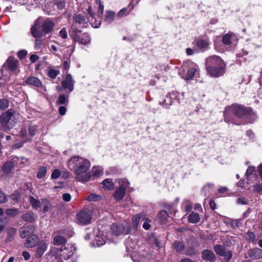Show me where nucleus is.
<instances>
[{
    "mask_svg": "<svg viewBox=\"0 0 262 262\" xmlns=\"http://www.w3.org/2000/svg\"><path fill=\"white\" fill-rule=\"evenodd\" d=\"M116 16V13L112 11H106L104 18V21L108 24L113 22Z\"/></svg>",
    "mask_w": 262,
    "mask_h": 262,
    "instance_id": "nucleus-29",
    "label": "nucleus"
},
{
    "mask_svg": "<svg viewBox=\"0 0 262 262\" xmlns=\"http://www.w3.org/2000/svg\"><path fill=\"white\" fill-rule=\"evenodd\" d=\"M253 189L257 193H262V184H256L253 186Z\"/></svg>",
    "mask_w": 262,
    "mask_h": 262,
    "instance_id": "nucleus-55",
    "label": "nucleus"
},
{
    "mask_svg": "<svg viewBox=\"0 0 262 262\" xmlns=\"http://www.w3.org/2000/svg\"><path fill=\"white\" fill-rule=\"evenodd\" d=\"M23 221L28 223H33L38 219V215L32 211H28L22 215Z\"/></svg>",
    "mask_w": 262,
    "mask_h": 262,
    "instance_id": "nucleus-18",
    "label": "nucleus"
},
{
    "mask_svg": "<svg viewBox=\"0 0 262 262\" xmlns=\"http://www.w3.org/2000/svg\"><path fill=\"white\" fill-rule=\"evenodd\" d=\"M14 163L12 161L6 162L2 167V171L5 174H8L12 172L14 167Z\"/></svg>",
    "mask_w": 262,
    "mask_h": 262,
    "instance_id": "nucleus-26",
    "label": "nucleus"
},
{
    "mask_svg": "<svg viewBox=\"0 0 262 262\" xmlns=\"http://www.w3.org/2000/svg\"><path fill=\"white\" fill-rule=\"evenodd\" d=\"M246 176L248 180L252 181V179H255L256 177V171L255 168L253 166H249L246 171Z\"/></svg>",
    "mask_w": 262,
    "mask_h": 262,
    "instance_id": "nucleus-28",
    "label": "nucleus"
},
{
    "mask_svg": "<svg viewBox=\"0 0 262 262\" xmlns=\"http://www.w3.org/2000/svg\"><path fill=\"white\" fill-rule=\"evenodd\" d=\"M75 81L72 78L71 74H67L65 79L62 82V86L64 90H67L69 93L72 92L74 90Z\"/></svg>",
    "mask_w": 262,
    "mask_h": 262,
    "instance_id": "nucleus-14",
    "label": "nucleus"
},
{
    "mask_svg": "<svg viewBox=\"0 0 262 262\" xmlns=\"http://www.w3.org/2000/svg\"><path fill=\"white\" fill-rule=\"evenodd\" d=\"M143 221H144V223L143 224L142 227L145 230H149L150 228V223L151 222V220L144 216L143 217Z\"/></svg>",
    "mask_w": 262,
    "mask_h": 262,
    "instance_id": "nucleus-46",
    "label": "nucleus"
},
{
    "mask_svg": "<svg viewBox=\"0 0 262 262\" xmlns=\"http://www.w3.org/2000/svg\"><path fill=\"white\" fill-rule=\"evenodd\" d=\"M29 134L31 137L33 136L37 131V128L35 125H31L29 127Z\"/></svg>",
    "mask_w": 262,
    "mask_h": 262,
    "instance_id": "nucleus-50",
    "label": "nucleus"
},
{
    "mask_svg": "<svg viewBox=\"0 0 262 262\" xmlns=\"http://www.w3.org/2000/svg\"><path fill=\"white\" fill-rule=\"evenodd\" d=\"M144 213H140L136 214L133 218L132 225L135 229H137L138 225L141 221L143 220L144 216Z\"/></svg>",
    "mask_w": 262,
    "mask_h": 262,
    "instance_id": "nucleus-27",
    "label": "nucleus"
},
{
    "mask_svg": "<svg viewBox=\"0 0 262 262\" xmlns=\"http://www.w3.org/2000/svg\"><path fill=\"white\" fill-rule=\"evenodd\" d=\"M59 73L60 72L59 70L50 69L48 72V75L51 78L55 79Z\"/></svg>",
    "mask_w": 262,
    "mask_h": 262,
    "instance_id": "nucleus-47",
    "label": "nucleus"
},
{
    "mask_svg": "<svg viewBox=\"0 0 262 262\" xmlns=\"http://www.w3.org/2000/svg\"><path fill=\"white\" fill-rule=\"evenodd\" d=\"M236 203L238 204L246 205L248 204V202L245 198L242 197L236 200Z\"/></svg>",
    "mask_w": 262,
    "mask_h": 262,
    "instance_id": "nucleus-59",
    "label": "nucleus"
},
{
    "mask_svg": "<svg viewBox=\"0 0 262 262\" xmlns=\"http://www.w3.org/2000/svg\"><path fill=\"white\" fill-rule=\"evenodd\" d=\"M67 167L75 174L79 182H86L90 180L91 176L88 170L91 166L89 160L80 156H72L67 162Z\"/></svg>",
    "mask_w": 262,
    "mask_h": 262,
    "instance_id": "nucleus-1",
    "label": "nucleus"
},
{
    "mask_svg": "<svg viewBox=\"0 0 262 262\" xmlns=\"http://www.w3.org/2000/svg\"><path fill=\"white\" fill-rule=\"evenodd\" d=\"M59 35L63 39H66L67 38L68 34L67 29L65 27L62 28V29L59 31Z\"/></svg>",
    "mask_w": 262,
    "mask_h": 262,
    "instance_id": "nucleus-53",
    "label": "nucleus"
},
{
    "mask_svg": "<svg viewBox=\"0 0 262 262\" xmlns=\"http://www.w3.org/2000/svg\"><path fill=\"white\" fill-rule=\"evenodd\" d=\"M16 232V229L14 228H10L8 230V234L9 236L14 235Z\"/></svg>",
    "mask_w": 262,
    "mask_h": 262,
    "instance_id": "nucleus-61",
    "label": "nucleus"
},
{
    "mask_svg": "<svg viewBox=\"0 0 262 262\" xmlns=\"http://www.w3.org/2000/svg\"><path fill=\"white\" fill-rule=\"evenodd\" d=\"M10 198L13 201L15 202H17L21 198V196L19 192H15L10 195Z\"/></svg>",
    "mask_w": 262,
    "mask_h": 262,
    "instance_id": "nucleus-52",
    "label": "nucleus"
},
{
    "mask_svg": "<svg viewBox=\"0 0 262 262\" xmlns=\"http://www.w3.org/2000/svg\"><path fill=\"white\" fill-rule=\"evenodd\" d=\"M54 26V24L53 21L48 19L46 20L42 24V31L46 33H48L52 30Z\"/></svg>",
    "mask_w": 262,
    "mask_h": 262,
    "instance_id": "nucleus-25",
    "label": "nucleus"
},
{
    "mask_svg": "<svg viewBox=\"0 0 262 262\" xmlns=\"http://www.w3.org/2000/svg\"><path fill=\"white\" fill-rule=\"evenodd\" d=\"M173 248L177 252H181L184 250V245L182 242L176 241L173 244Z\"/></svg>",
    "mask_w": 262,
    "mask_h": 262,
    "instance_id": "nucleus-39",
    "label": "nucleus"
},
{
    "mask_svg": "<svg viewBox=\"0 0 262 262\" xmlns=\"http://www.w3.org/2000/svg\"><path fill=\"white\" fill-rule=\"evenodd\" d=\"M126 250L130 252L132 250L136 249V243L132 239L128 238L125 243Z\"/></svg>",
    "mask_w": 262,
    "mask_h": 262,
    "instance_id": "nucleus-35",
    "label": "nucleus"
},
{
    "mask_svg": "<svg viewBox=\"0 0 262 262\" xmlns=\"http://www.w3.org/2000/svg\"><path fill=\"white\" fill-rule=\"evenodd\" d=\"M200 220V215L195 212L191 213L188 217V221L190 223L196 224Z\"/></svg>",
    "mask_w": 262,
    "mask_h": 262,
    "instance_id": "nucleus-34",
    "label": "nucleus"
},
{
    "mask_svg": "<svg viewBox=\"0 0 262 262\" xmlns=\"http://www.w3.org/2000/svg\"><path fill=\"white\" fill-rule=\"evenodd\" d=\"M29 201L33 208H34L38 211H42L43 212L48 211L52 207L50 201L46 199H42L41 201H39L32 196H30Z\"/></svg>",
    "mask_w": 262,
    "mask_h": 262,
    "instance_id": "nucleus-8",
    "label": "nucleus"
},
{
    "mask_svg": "<svg viewBox=\"0 0 262 262\" xmlns=\"http://www.w3.org/2000/svg\"><path fill=\"white\" fill-rule=\"evenodd\" d=\"M27 51L26 50H21L19 51L17 53V56L19 59H23L25 57H26L27 55Z\"/></svg>",
    "mask_w": 262,
    "mask_h": 262,
    "instance_id": "nucleus-60",
    "label": "nucleus"
},
{
    "mask_svg": "<svg viewBox=\"0 0 262 262\" xmlns=\"http://www.w3.org/2000/svg\"><path fill=\"white\" fill-rule=\"evenodd\" d=\"M248 254L253 259L262 258V250L259 248H255L249 250Z\"/></svg>",
    "mask_w": 262,
    "mask_h": 262,
    "instance_id": "nucleus-22",
    "label": "nucleus"
},
{
    "mask_svg": "<svg viewBox=\"0 0 262 262\" xmlns=\"http://www.w3.org/2000/svg\"><path fill=\"white\" fill-rule=\"evenodd\" d=\"M129 7V6L128 7ZM132 8L128 9V8H124L120 10L117 13V17L119 18H121L124 16L128 15L131 11Z\"/></svg>",
    "mask_w": 262,
    "mask_h": 262,
    "instance_id": "nucleus-41",
    "label": "nucleus"
},
{
    "mask_svg": "<svg viewBox=\"0 0 262 262\" xmlns=\"http://www.w3.org/2000/svg\"><path fill=\"white\" fill-rule=\"evenodd\" d=\"M234 34L232 33H228L223 36L222 41L226 45H229L232 43Z\"/></svg>",
    "mask_w": 262,
    "mask_h": 262,
    "instance_id": "nucleus-31",
    "label": "nucleus"
},
{
    "mask_svg": "<svg viewBox=\"0 0 262 262\" xmlns=\"http://www.w3.org/2000/svg\"><path fill=\"white\" fill-rule=\"evenodd\" d=\"M111 229L112 233L117 236L121 234H127L130 231V228L129 226H124L120 224H113Z\"/></svg>",
    "mask_w": 262,
    "mask_h": 262,
    "instance_id": "nucleus-11",
    "label": "nucleus"
},
{
    "mask_svg": "<svg viewBox=\"0 0 262 262\" xmlns=\"http://www.w3.org/2000/svg\"><path fill=\"white\" fill-rule=\"evenodd\" d=\"M0 123L5 130L10 129L15 125V112L10 109L3 113L0 117Z\"/></svg>",
    "mask_w": 262,
    "mask_h": 262,
    "instance_id": "nucleus-5",
    "label": "nucleus"
},
{
    "mask_svg": "<svg viewBox=\"0 0 262 262\" xmlns=\"http://www.w3.org/2000/svg\"><path fill=\"white\" fill-rule=\"evenodd\" d=\"M38 242V236L36 235L33 234L27 238L25 243V246L27 248H32L35 246Z\"/></svg>",
    "mask_w": 262,
    "mask_h": 262,
    "instance_id": "nucleus-21",
    "label": "nucleus"
},
{
    "mask_svg": "<svg viewBox=\"0 0 262 262\" xmlns=\"http://www.w3.org/2000/svg\"><path fill=\"white\" fill-rule=\"evenodd\" d=\"M182 97V95L178 92H172L167 94L164 100L160 102V104L165 108H169L171 105L176 102L179 104Z\"/></svg>",
    "mask_w": 262,
    "mask_h": 262,
    "instance_id": "nucleus-10",
    "label": "nucleus"
},
{
    "mask_svg": "<svg viewBox=\"0 0 262 262\" xmlns=\"http://www.w3.org/2000/svg\"><path fill=\"white\" fill-rule=\"evenodd\" d=\"M247 238L251 242H253L255 239V234L252 232H248L247 234Z\"/></svg>",
    "mask_w": 262,
    "mask_h": 262,
    "instance_id": "nucleus-58",
    "label": "nucleus"
},
{
    "mask_svg": "<svg viewBox=\"0 0 262 262\" xmlns=\"http://www.w3.org/2000/svg\"><path fill=\"white\" fill-rule=\"evenodd\" d=\"M101 199V196L94 193H91L87 198L89 201H97Z\"/></svg>",
    "mask_w": 262,
    "mask_h": 262,
    "instance_id": "nucleus-49",
    "label": "nucleus"
},
{
    "mask_svg": "<svg viewBox=\"0 0 262 262\" xmlns=\"http://www.w3.org/2000/svg\"><path fill=\"white\" fill-rule=\"evenodd\" d=\"M41 20L40 18L36 19L34 25L31 28V32L32 36L35 38L40 37L42 36V32L40 30Z\"/></svg>",
    "mask_w": 262,
    "mask_h": 262,
    "instance_id": "nucleus-16",
    "label": "nucleus"
},
{
    "mask_svg": "<svg viewBox=\"0 0 262 262\" xmlns=\"http://www.w3.org/2000/svg\"><path fill=\"white\" fill-rule=\"evenodd\" d=\"M197 70L196 64L190 61H187L182 64L179 73L182 78L190 80L194 77Z\"/></svg>",
    "mask_w": 262,
    "mask_h": 262,
    "instance_id": "nucleus-4",
    "label": "nucleus"
},
{
    "mask_svg": "<svg viewBox=\"0 0 262 262\" xmlns=\"http://www.w3.org/2000/svg\"><path fill=\"white\" fill-rule=\"evenodd\" d=\"M74 22L78 24H84L86 23L84 16L81 14H77L73 18Z\"/></svg>",
    "mask_w": 262,
    "mask_h": 262,
    "instance_id": "nucleus-37",
    "label": "nucleus"
},
{
    "mask_svg": "<svg viewBox=\"0 0 262 262\" xmlns=\"http://www.w3.org/2000/svg\"><path fill=\"white\" fill-rule=\"evenodd\" d=\"M88 14L90 15V17H92V19L91 20H89V17L88 18V19L89 21H91L92 22V25L94 28H99L100 26V21H98V22H96L95 23H93V20L95 19V18L94 17V13L93 12L92 9L91 7H89L88 9Z\"/></svg>",
    "mask_w": 262,
    "mask_h": 262,
    "instance_id": "nucleus-32",
    "label": "nucleus"
},
{
    "mask_svg": "<svg viewBox=\"0 0 262 262\" xmlns=\"http://www.w3.org/2000/svg\"><path fill=\"white\" fill-rule=\"evenodd\" d=\"M7 201V195L0 189V203H6Z\"/></svg>",
    "mask_w": 262,
    "mask_h": 262,
    "instance_id": "nucleus-51",
    "label": "nucleus"
},
{
    "mask_svg": "<svg viewBox=\"0 0 262 262\" xmlns=\"http://www.w3.org/2000/svg\"><path fill=\"white\" fill-rule=\"evenodd\" d=\"M76 248L74 245L67 244V246H62L58 249L56 248L52 250V253H57L64 259L67 260L71 258L76 253Z\"/></svg>",
    "mask_w": 262,
    "mask_h": 262,
    "instance_id": "nucleus-7",
    "label": "nucleus"
},
{
    "mask_svg": "<svg viewBox=\"0 0 262 262\" xmlns=\"http://www.w3.org/2000/svg\"><path fill=\"white\" fill-rule=\"evenodd\" d=\"M196 45L200 49H205L208 47L209 43L206 40L199 39L197 41Z\"/></svg>",
    "mask_w": 262,
    "mask_h": 262,
    "instance_id": "nucleus-45",
    "label": "nucleus"
},
{
    "mask_svg": "<svg viewBox=\"0 0 262 262\" xmlns=\"http://www.w3.org/2000/svg\"><path fill=\"white\" fill-rule=\"evenodd\" d=\"M71 195L69 193H64L62 195V199L65 202H69V201H70V200H71Z\"/></svg>",
    "mask_w": 262,
    "mask_h": 262,
    "instance_id": "nucleus-63",
    "label": "nucleus"
},
{
    "mask_svg": "<svg viewBox=\"0 0 262 262\" xmlns=\"http://www.w3.org/2000/svg\"><path fill=\"white\" fill-rule=\"evenodd\" d=\"M168 213L165 210H161L158 214V219L162 223H164L166 222L168 218Z\"/></svg>",
    "mask_w": 262,
    "mask_h": 262,
    "instance_id": "nucleus-40",
    "label": "nucleus"
},
{
    "mask_svg": "<svg viewBox=\"0 0 262 262\" xmlns=\"http://www.w3.org/2000/svg\"><path fill=\"white\" fill-rule=\"evenodd\" d=\"M69 95L66 96L65 95L62 94L59 96L58 99L56 102L57 104H64L67 105L68 103Z\"/></svg>",
    "mask_w": 262,
    "mask_h": 262,
    "instance_id": "nucleus-38",
    "label": "nucleus"
},
{
    "mask_svg": "<svg viewBox=\"0 0 262 262\" xmlns=\"http://www.w3.org/2000/svg\"><path fill=\"white\" fill-rule=\"evenodd\" d=\"M102 184L103 187L108 190L113 189L114 187V183L111 179H106L103 181Z\"/></svg>",
    "mask_w": 262,
    "mask_h": 262,
    "instance_id": "nucleus-36",
    "label": "nucleus"
},
{
    "mask_svg": "<svg viewBox=\"0 0 262 262\" xmlns=\"http://www.w3.org/2000/svg\"><path fill=\"white\" fill-rule=\"evenodd\" d=\"M91 220V215L87 210H82L77 214V221L79 224L88 225L90 224Z\"/></svg>",
    "mask_w": 262,
    "mask_h": 262,
    "instance_id": "nucleus-12",
    "label": "nucleus"
},
{
    "mask_svg": "<svg viewBox=\"0 0 262 262\" xmlns=\"http://www.w3.org/2000/svg\"><path fill=\"white\" fill-rule=\"evenodd\" d=\"M228 110L231 111L236 116L239 118L250 119L252 117H255V115L249 109H247L240 105H233L226 108L224 112L225 120L228 123L229 122V120L228 119Z\"/></svg>",
    "mask_w": 262,
    "mask_h": 262,
    "instance_id": "nucleus-3",
    "label": "nucleus"
},
{
    "mask_svg": "<svg viewBox=\"0 0 262 262\" xmlns=\"http://www.w3.org/2000/svg\"><path fill=\"white\" fill-rule=\"evenodd\" d=\"M226 64L222 59L215 55L206 59L207 73L211 77H217L223 75L225 72Z\"/></svg>",
    "mask_w": 262,
    "mask_h": 262,
    "instance_id": "nucleus-2",
    "label": "nucleus"
},
{
    "mask_svg": "<svg viewBox=\"0 0 262 262\" xmlns=\"http://www.w3.org/2000/svg\"><path fill=\"white\" fill-rule=\"evenodd\" d=\"M10 79V73L5 65L0 70V86L5 85Z\"/></svg>",
    "mask_w": 262,
    "mask_h": 262,
    "instance_id": "nucleus-15",
    "label": "nucleus"
},
{
    "mask_svg": "<svg viewBox=\"0 0 262 262\" xmlns=\"http://www.w3.org/2000/svg\"><path fill=\"white\" fill-rule=\"evenodd\" d=\"M70 36L75 40L83 45H87L90 43L91 38L86 33L81 34V31L77 29L74 25L71 27L69 31Z\"/></svg>",
    "mask_w": 262,
    "mask_h": 262,
    "instance_id": "nucleus-6",
    "label": "nucleus"
},
{
    "mask_svg": "<svg viewBox=\"0 0 262 262\" xmlns=\"http://www.w3.org/2000/svg\"><path fill=\"white\" fill-rule=\"evenodd\" d=\"M92 175L95 177H99L103 174V169L101 166H95L92 169Z\"/></svg>",
    "mask_w": 262,
    "mask_h": 262,
    "instance_id": "nucleus-33",
    "label": "nucleus"
},
{
    "mask_svg": "<svg viewBox=\"0 0 262 262\" xmlns=\"http://www.w3.org/2000/svg\"><path fill=\"white\" fill-rule=\"evenodd\" d=\"M25 82L26 84L33 86L38 88H43L42 83L41 81L36 77L30 76L27 78L25 80Z\"/></svg>",
    "mask_w": 262,
    "mask_h": 262,
    "instance_id": "nucleus-17",
    "label": "nucleus"
},
{
    "mask_svg": "<svg viewBox=\"0 0 262 262\" xmlns=\"http://www.w3.org/2000/svg\"><path fill=\"white\" fill-rule=\"evenodd\" d=\"M47 172V169L45 167H40L39 169V171L37 174V177L38 179L43 178Z\"/></svg>",
    "mask_w": 262,
    "mask_h": 262,
    "instance_id": "nucleus-48",
    "label": "nucleus"
},
{
    "mask_svg": "<svg viewBox=\"0 0 262 262\" xmlns=\"http://www.w3.org/2000/svg\"><path fill=\"white\" fill-rule=\"evenodd\" d=\"M47 244L42 242H40L37 246L36 257L37 258H40L47 250Z\"/></svg>",
    "mask_w": 262,
    "mask_h": 262,
    "instance_id": "nucleus-23",
    "label": "nucleus"
},
{
    "mask_svg": "<svg viewBox=\"0 0 262 262\" xmlns=\"http://www.w3.org/2000/svg\"><path fill=\"white\" fill-rule=\"evenodd\" d=\"M43 41L41 39H36L35 42V48H39L42 45Z\"/></svg>",
    "mask_w": 262,
    "mask_h": 262,
    "instance_id": "nucleus-62",
    "label": "nucleus"
},
{
    "mask_svg": "<svg viewBox=\"0 0 262 262\" xmlns=\"http://www.w3.org/2000/svg\"><path fill=\"white\" fill-rule=\"evenodd\" d=\"M60 171L59 170L56 169H55L52 173L51 178L53 179H56L60 176Z\"/></svg>",
    "mask_w": 262,
    "mask_h": 262,
    "instance_id": "nucleus-54",
    "label": "nucleus"
},
{
    "mask_svg": "<svg viewBox=\"0 0 262 262\" xmlns=\"http://www.w3.org/2000/svg\"><path fill=\"white\" fill-rule=\"evenodd\" d=\"M56 1L55 3V4L57 6V8L59 10H62L65 7V2L62 1Z\"/></svg>",
    "mask_w": 262,
    "mask_h": 262,
    "instance_id": "nucleus-56",
    "label": "nucleus"
},
{
    "mask_svg": "<svg viewBox=\"0 0 262 262\" xmlns=\"http://www.w3.org/2000/svg\"><path fill=\"white\" fill-rule=\"evenodd\" d=\"M9 105V102L8 99L5 98L0 99V110H5L7 109Z\"/></svg>",
    "mask_w": 262,
    "mask_h": 262,
    "instance_id": "nucleus-43",
    "label": "nucleus"
},
{
    "mask_svg": "<svg viewBox=\"0 0 262 262\" xmlns=\"http://www.w3.org/2000/svg\"><path fill=\"white\" fill-rule=\"evenodd\" d=\"M103 10H104L103 5L102 4L101 1L99 0V7H98V16H102V15L103 13Z\"/></svg>",
    "mask_w": 262,
    "mask_h": 262,
    "instance_id": "nucleus-57",
    "label": "nucleus"
},
{
    "mask_svg": "<svg viewBox=\"0 0 262 262\" xmlns=\"http://www.w3.org/2000/svg\"><path fill=\"white\" fill-rule=\"evenodd\" d=\"M18 61L13 57H9L7 60L8 70L12 72L16 71L18 65Z\"/></svg>",
    "mask_w": 262,
    "mask_h": 262,
    "instance_id": "nucleus-19",
    "label": "nucleus"
},
{
    "mask_svg": "<svg viewBox=\"0 0 262 262\" xmlns=\"http://www.w3.org/2000/svg\"><path fill=\"white\" fill-rule=\"evenodd\" d=\"M202 257L204 259L210 262H214L215 260V256L213 252L209 250H205L202 253Z\"/></svg>",
    "mask_w": 262,
    "mask_h": 262,
    "instance_id": "nucleus-24",
    "label": "nucleus"
},
{
    "mask_svg": "<svg viewBox=\"0 0 262 262\" xmlns=\"http://www.w3.org/2000/svg\"><path fill=\"white\" fill-rule=\"evenodd\" d=\"M66 242V239L63 236H61L60 235H56L53 238V243L55 245H61L63 243H64Z\"/></svg>",
    "mask_w": 262,
    "mask_h": 262,
    "instance_id": "nucleus-42",
    "label": "nucleus"
},
{
    "mask_svg": "<svg viewBox=\"0 0 262 262\" xmlns=\"http://www.w3.org/2000/svg\"><path fill=\"white\" fill-rule=\"evenodd\" d=\"M118 182L119 186L116 188L113 194L114 199L117 201H121L125 196L126 189L129 185V182L126 179H119L116 180Z\"/></svg>",
    "mask_w": 262,
    "mask_h": 262,
    "instance_id": "nucleus-9",
    "label": "nucleus"
},
{
    "mask_svg": "<svg viewBox=\"0 0 262 262\" xmlns=\"http://www.w3.org/2000/svg\"><path fill=\"white\" fill-rule=\"evenodd\" d=\"M67 112V108L64 106H60L59 108V112L61 115H64Z\"/></svg>",
    "mask_w": 262,
    "mask_h": 262,
    "instance_id": "nucleus-64",
    "label": "nucleus"
},
{
    "mask_svg": "<svg viewBox=\"0 0 262 262\" xmlns=\"http://www.w3.org/2000/svg\"><path fill=\"white\" fill-rule=\"evenodd\" d=\"M18 212V209L17 208L7 209L5 211L6 215L9 216H15Z\"/></svg>",
    "mask_w": 262,
    "mask_h": 262,
    "instance_id": "nucleus-44",
    "label": "nucleus"
},
{
    "mask_svg": "<svg viewBox=\"0 0 262 262\" xmlns=\"http://www.w3.org/2000/svg\"><path fill=\"white\" fill-rule=\"evenodd\" d=\"M34 227L32 225H29L26 227H22L19 231V235L23 238H26L34 232Z\"/></svg>",
    "mask_w": 262,
    "mask_h": 262,
    "instance_id": "nucleus-20",
    "label": "nucleus"
},
{
    "mask_svg": "<svg viewBox=\"0 0 262 262\" xmlns=\"http://www.w3.org/2000/svg\"><path fill=\"white\" fill-rule=\"evenodd\" d=\"M214 250L219 255L224 257L225 261H229L232 257V252L230 250H226L224 247L220 245H216Z\"/></svg>",
    "mask_w": 262,
    "mask_h": 262,
    "instance_id": "nucleus-13",
    "label": "nucleus"
},
{
    "mask_svg": "<svg viewBox=\"0 0 262 262\" xmlns=\"http://www.w3.org/2000/svg\"><path fill=\"white\" fill-rule=\"evenodd\" d=\"M95 242L97 247L104 245L106 243V238L101 232H99L96 236Z\"/></svg>",
    "mask_w": 262,
    "mask_h": 262,
    "instance_id": "nucleus-30",
    "label": "nucleus"
}]
</instances>
